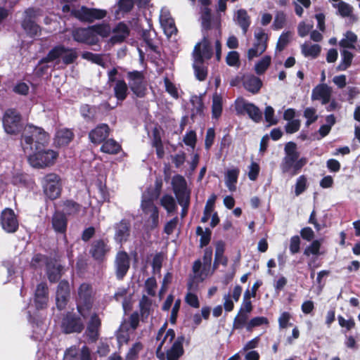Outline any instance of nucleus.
Masks as SVG:
<instances>
[{
	"label": "nucleus",
	"instance_id": "3",
	"mask_svg": "<svg viewBox=\"0 0 360 360\" xmlns=\"http://www.w3.org/2000/svg\"><path fill=\"white\" fill-rule=\"evenodd\" d=\"M94 300V292L91 284L82 283L78 288L76 297L77 312L86 318L93 308Z\"/></svg>",
	"mask_w": 360,
	"mask_h": 360
},
{
	"label": "nucleus",
	"instance_id": "34",
	"mask_svg": "<svg viewBox=\"0 0 360 360\" xmlns=\"http://www.w3.org/2000/svg\"><path fill=\"white\" fill-rule=\"evenodd\" d=\"M152 146L155 148L157 157L162 159L165 155V150L160 131L157 128L153 130Z\"/></svg>",
	"mask_w": 360,
	"mask_h": 360
},
{
	"label": "nucleus",
	"instance_id": "54",
	"mask_svg": "<svg viewBox=\"0 0 360 360\" xmlns=\"http://www.w3.org/2000/svg\"><path fill=\"white\" fill-rule=\"evenodd\" d=\"M222 112V102L220 97H214L212 101V117L218 119Z\"/></svg>",
	"mask_w": 360,
	"mask_h": 360
},
{
	"label": "nucleus",
	"instance_id": "14",
	"mask_svg": "<svg viewBox=\"0 0 360 360\" xmlns=\"http://www.w3.org/2000/svg\"><path fill=\"white\" fill-rule=\"evenodd\" d=\"M235 110L238 115L247 113L250 119L258 123L262 119V113L254 103L245 102L244 99H237L235 102Z\"/></svg>",
	"mask_w": 360,
	"mask_h": 360
},
{
	"label": "nucleus",
	"instance_id": "52",
	"mask_svg": "<svg viewBox=\"0 0 360 360\" xmlns=\"http://www.w3.org/2000/svg\"><path fill=\"white\" fill-rule=\"evenodd\" d=\"M292 36L290 31L283 32L279 37L277 44L276 49L279 51H282L290 42V39Z\"/></svg>",
	"mask_w": 360,
	"mask_h": 360
},
{
	"label": "nucleus",
	"instance_id": "55",
	"mask_svg": "<svg viewBox=\"0 0 360 360\" xmlns=\"http://www.w3.org/2000/svg\"><path fill=\"white\" fill-rule=\"evenodd\" d=\"M162 25L164 26L165 33L167 36L171 37L177 33L178 30L172 18L165 19L162 22Z\"/></svg>",
	"mask_w": 360,
	"mask_h": 360
},
{
	"label": "nucleus",
	"instance_id": "63",
	"mask_svg": "<svg viewBox=\"0 0 360 360\" xmlns=\"http://www.w3.org/2000/svg\"><path fill=\"white\" fill-rule=\"evenodd\" d=\"M338 323L342 328H346L347 331H349L355 327V321L352 318L346 320L342 316L339 315L338 316Z\"/></svg>",
	"mask_w": 360,
	"mask_h": 360
},
{
	"label": "nucleus",
	"instance_id": "59",
	"mask_svg": "<svg viewBox=\"0 0 360 360\" xmlns=\"http://www.w3.org/2000/svg\"><path fill=\"white\" fill-rule=\"evenodd\" d=\"M226 62L229 66H236L240 63V56L239 53L236 51H231L228 53Z\"/></svg>",
	"mask_w": 360,
	"mask_h": 360
},
{
	"label": "nucleus",
	"instance_id": "10",
	"mask_svg": "<svg viewBox=\"0 0 360 360\" xmlns=\"http://www.w3.org/2000/svg\"><path fill=\"white\" fill-rule=\"evenodd\" d=\"M44 195L51 200L58 198L61 194L62 186L60 176L55 173L44 176L42 181Z\"/></svg>",
	"mask_w": 360,
	"mask_h": 360
},
{
	"label": "nucleus",
	"instance_id": "51",
	"mask_svg": "<svg viewBox=\"0 0 360 360\" xmlns=\"http://www.w3.org/2000/svg\"><path fill=\"white\" fill-rule=\"evenodd\" d=\"M307 188V179L306 176H300L295 183V194L296 196H299L304 193Z\"/></svg>",
	"mask_w": 360,
	"mask_h": 360
},
{
	"label": "nucleus",
	"instance_id": "5",
	"mask_svg": "<svg viewBox=\"0 0 360 360\" xmlns=\"http://www.w3.org/2000/svg\"><path fill=\"white\" fill-rule=\"evenodd\" d=\"M84 319L79 313L74 311L63 314L60 324L62 333L66 335L81 333L85 328Z\"/></svg>",
	"mask_w": 360,
	"mask_h": 360
},
{
	"label": "nucleus",
	"instance_id": "28",
	"mask_svg": "<svg viewBox=\"0 0 360 360\" xmlns=\"http://www.w3.org/2000/svg\"><path fill=\"white\" fill-rule=\"evenodd\" d=\"M184 335L177 337L172 347L167 352V360H178L184 354Z\"/></svg>",
	"mask_w": 360,
	"mask_h": 360
},
{
	"label": "nucleus",
	"instance_id": "6",
	"mask_svg": "<svg viewBox=\"0 0 360 360\" xmlns=\"http://www.w3.org/2000/svg\"><path fill=\"white\" fill-rule=\"evenodd\" d=\"M129 91L136 97L142 98L147 94V82L143 71L136 70L126 72Z\"/></svg>",
	"mask_w": 360,
	"mask_h": 360
},
{
	"label": "nucleus",
	"instance_id": "32",
	"mask_svg": "<svg viewBox=\"0 0 360 360\" xmlns=\"http://www.w3.org/2000/svg\"><path fill=\"white\" fill-rule=\"evenodd\" d=\"M101 143L100 150L102 153L117 155L122 150V146L114 139H106Z\"/></svg>",
	"mask_w": 360,
	"mask_h": 360
},
{
	"label": "nucleus",
	"instance_id": "8",
	"mask_svg": "<svg viewBox=\"0 0 360 360\" xmlns=\"http://www.w3.org/2000/svg\"><path fill=\"white\" fill-rule=\"evenodd\" d=\"M2 123L4 131L11 135L18 134L22 129V115L15 108L6 110Z\"/></svg>",
	"mask_w": 360,
	"mask_h": 360
},
{
	"label": "nucleus",
	"instance_id": "20",
	"mask_svg": "<svg viewBox=\"0 0 360 360\" xmlns=\"http://www.w3.org/2000/svg\"><path fill=\"white\" fill-rule=\"evenodd\" d=\"M70 284L66 280H61L56 289V301L58 309H64L70 300Z\"/></svg>",
	"mask_w": 360,
	"mask_h": 360
},
{
	"label": "nucleus",
	"instance_id": "4",
	"mask_svg": "<svg viewBox=\"0 0 360 360\" xmlns=\"http://www.w3.org/2000/svg\"><path fill=\"white\" fill-rule=\"evenodd\" d=\"M27 154L30 164L36 168L52 166L58 157V152L51 149H45L44 147L35 148L33 152Z\"/></svg>",
	"mask_w": 360,
	"mask_h": 360
},
{
	"label": "nucleus",
	"instance_id": "53",
	"mask_svg": "<svg viewBox=\"0 0 360 360\" xmlns=\"http://www.w3.org/2000/svg\"><path fill=\"white\" fill-rule=\"evenodd\" d=\"M321 245V242L319 240H314L311 243L304 249V255L307 257H309L310 255L316 256L319 255Z\"/></svg>",
	"mask_w": 360,
	"mask_h": 360
},
{
	"label": "nucleus",
	"instance_id": "26",
	"mask_svg": "<svg viewBox=\"0 0 360 360\" xmlns=\"http://www.w3.org/2000/svg\"><path fill=\"white\" fill-rule=\"evenodd\" d=\"M32 10L29 9L25 11L27 16L22 21L21 25L27 34L30 37H34L41 33V27L36 23L30 14Z\"/></svg>",
	"mask_w": 360,
	"mask_h": 360
},
{
	"label": "nucleus",
	"instance_id": "18",
	"mask_svg": "<svg viewBox=\"0 0 360 360\" xmlns=\"http://www.w3.org/2000/svg\"><path fill=\"white\" fill-rule=\"evenodd\" d=\"M115 276L117 280H122L130 268V258L124 250L118 251L115 258Z\"/></svg>",
	"mask_w": 360,
	"mask_h": 360
},
{
	"label": "nucleus",
	"instance_id": "31",
	"mask_svg": "<svg viewBox=\"0 0 360 360\" xmlns=\"http://www.w3.org/2000/svg\"><path fill=\"white\" fill-rule=\"evenodd\" d=\"M244 88L252 94H257L262 86V82L260 78L254 75H247L243 79Z\"/></svg>",
	"mask_w": 360,
	"mask_h": 360
},
{
	"label": "nucleus",
	"instance_id": "30",
	"mask_svg": "<svg viewBox=\"0 0 360 360\" xmlns=\"http://www.w3.org/2000/svg\"><path fill=\"white\" fill-rule=\"evenodd\" d=\"M225 251V243L220 240L215 243V254L213 263V269H217L219 264L224 266L228 265V258L224 255Z\"/></svg>",
	"mask_w": 360,
	"mask_h": 360
},
{
	"label": "nucleus",
	"instance_id": "43",
	"mask_svg": "<svg viewBox=\"0 0 360 360\" xmlns=\"http://www.w3.org/2000/svg\"><path fill=\"white\" fill-rule=\"evenodd\" d=\"M321 51V47L319 44L308 45L304 44L302 45V53L304 56H311L313 58H316Z\"/></svg>",
	"mask_w": 360,
	"mask_h": 360
},
{
	"label": "nucleus",
	"instance_id": "21",
	"mask_svg": "<svg viewBox=\"0 0 360 360\" xmlns=\"http://www.w3.org/2000/svg\"><path fill=\"white\" fill-rule=\"evenodd\" d=\"M101 319L96 312L93 313L87 323L85 333L89 342H96L99 338Z\"/></svg>",
	"mask_w": 360,
	"mask_h": 360
},
{
	"label": "nucleus",
	"instance_id": "24",
	"mask_svg": "<svg viewBox=\"0 0 360 360\" xmlns=\"http://www.w3.org/2000/svg\"><path fill=\"white\" fill-rule=\"evenodd\" d=\"M49 300V290L46 283L41 282L37 285L34 293V305L39 309H45L47 307Z\"/></svg>",
	"mask_w": 360,
	"mask_h": 360
},
{
	"label": "nucleus",
	"instance_id": "46",
	"mask_svg": "<svg viewBox=\"0 0 360 360\" xmlns=\"http://www.w3.org/2000/svg\"><path fill=\"white\" fill-rule=\"evenodd\" d=\"M191 103L193 108L191 109V118L194 120L197 116H203L204 103L202 100L200 98L195 96V100H191Z\"/></svg>",
	"mask_w": 360,
	"mask_h": 360
},
{
	"label": "nucleus",
	"instance_id": "36",
	"mask_svg": "<svg viewBox=\"0 0 360 360\" xmlns=\"http://www.w3.org/2000/svg\"><path fill=\"white\" fill-rule=\"evenodd\" d=\"M62 206L63 207L64 213L66 215L75 216L79 214L81 211L82 206L73 200L68 199L63 201Z\"/></svg>",
	"mask_w": 360,
	"mask_h": 360
},
{
	"label": "nucleus",
	"instance_id": "19",
	"mask_svg": "<svg viewBox=\"0 0 360 360\" xmlns=\"http://www.w3.org/2000/svg\"><path fill=\"white\" fill-rule=\"evenodd\" d=\"M111 129L108 124L101 123L97 124L88 134L89 141L94 145L101 144L108 138Z\"/></svg>",
	"mask_w": 360,
	"mask_h": 360
},
{
	"label": "nucleus",
	"instance_id": "60",
	"mask_svg": "<svg viewBox=\"0 0 360 360\" xmlns=\"http://www.w3.org/2000/svg\"><path fill=\"white\" fill-rule=\"evenodd\" d=\"M183 141L186 146H190L191 148H194L197 142V136L195 131L193 130H191L188 132H187L184 136Z\"/></svg>",
	"mask_w": 360,
	"mask_h": 360
},
{
	"label": "nucleus",
	"instance_id": "62",
	"mask_svg": "<svg viewBox=\"0 0 360 360\" xmlns=\"http://www.w3.org/2000/svg\"><path fill=\"white\" fill-rule=\"evenodd\" d=\"M215 139V131L214 129L212 127H210L207 129L206 135H205V148L206 150H210L212 146L214 143V141Z\"/></svg>",
	"mask_w": 360,
	"mask_h": 360
},
{
	"label": "nucleus",
	"instance_id": "49",
	"mask_svg": "<svg viewBox=\"0 0 360 360\" xmlns=\"http://www.w3.org/2000/svg\"><path fill=\"white\" fill-rule=\"evenodd\" d=\"M248 319V314L245 313H240L238 311V314L233 319V330H240L243 328L244 326L246 327Z\"/></svg>",
	"mask_w": 360,
	"mask_h": 360
},
{
	"label": "nucleus",
	"instance_id": "12",
	"mask_svg": "<svg viewBox=\"0 0 360 360\" xmlns=\"http://www.w3.org/2000/svg\"><path fill=\"white\" fill-rule=\"evenodd\" d=\"M172 190L179 204L191 202V191L188 188L185 178L176 174L172 180Z\"/></svg>",
	"mask_w": 360,
	"mask_h": 360
},
{
	"label": "nucleus",
	"instance_id": "22",
	"mask_svg": "<svg viewBox=\"0 0 360 360\" xmlns=\"http://www.w3.org/2000/svg\"><path fill=\"white\" fill-rule=\"evenodd\" d=\"M115 240L119 243L122 244L126 243L130 236L131 233V223L129 219H122L118 223L115 224Z\"/></svg>",
	"mask_w": 360,
	"mask_h": 360
},
{
	"label": "nucleus",
	"instance_id": "9",
	"mask_svg": "<svg viewBox=\"0 0 360 360\" xmlns=\"http://www.w3.org/2000/svg\"><path fill=\"white\" fill-rule=\"evenodd\" d=\"M107 15L105 10L89 8L86 6H82L79 8H72L71 16L82 22L91 23L95 20L103 19Z\"/></svg>",
	"mask_w": 360,
	"mask_h": 360
},
{
	"label": "nucleus",
	"instance_id": "38",
	"mask_svg": "<svg viewBox=\"0 0 360 360\" xmlns=\"http://www.w3.org/2000/svg\"><path fill=\"white\" fill-rule=\"evenodd\" d=\"M140 316L142 321L147 319L150 315L152 307V301L146 295H143L139 301Z\"/></svg>",
	"mask_w": 360,
	"mask_h": 360
},
{
	"label": "nucleus",
	"instance_id": "27",
	"mask_svg": "<svg viewBox=\"0 0 360 360\" xmlns=\"http://www.w3.org/2000/svg\"><path fill=\"white\" fill-rule=\"evenodd\" d=\"M51 224L53 230L61 234H65L68 228V219L63 212L56 211L52 216Z\"/></svg>",
	"mask_w": 360,
	"mask_h": 360
},
{
	"label": "nucleus",
	"instance_id": "57",
	"mask_svg": "<svg viewBox=\"0 0 360 360\" xmlns=\"http://www.w3.org/2000/svg\"><path fill=\"white\" fill-rule=\"evenodd\" d=\"M339 14L343 17H349L352 15L353 8L345 1H340L338 4Z\"/></svg>",
	"mask_w": 360,
	"mask_h": 360
},
{
	"label": "nucleus",
	"instance_id": "56",
	"mask_svg": "<svg viewBox=\"0 0 360 360\" xmlns=\"http://www.w3.org/2000/svg\"><path fill=\"white\" fill-rule=\"evenodd\" d=\"M286 21L285 14L283 11L278 12L274 18V20L272 25V28L274 30H278L282 29Z\"/></svg>",
	"mask_w": 360,
	"mask_h": 360
},
{
	"label": "nucleus",
	"instance_id": "39",
	"mask_svg": "<svg viewBox=\"0 0 360 360\" xmlns=\"http://www.w3.org/2000/svg\"><path fill=\"white\" fill-rule=\"evenodd\" d=\"M98 108L96 106H91L88 104H84L80 108L81 115L86 121H95L96 120V112Z\"/></svg>",
	"mask_w": 360,
	"mask_h": 360
},
{
	"label": "nucleus",
	"instance_id": "2",
	"mask_svg": "<svg viewBox=\"0 0 360 360\" xmlns=\"http://www.w3.org/2000/svg\"><path fill=\"white\" fill-rule=\"evenodd\" d=\"M49 139V134L43 128L27 124L21 134L20 144L25 153H30L35 148L48 145Z\"/></svg>",
	"mask_w": 360,
	"mask_h": 360
},
{
	"label": "nucleus",
	"instance_id": "64",
	"mask_svg": "<svg viewBox=\"0 0 360 360\" xmlns=\"http://www.w3.org/2000/svg\"><path fill=\"white\" fill-rule=\"evenodd\" d=\"M164 83L166 91L172 97L177 98L179 97V94L175 85L169 80L168 77H165Z\"/></svg>",
	"mask_w": 360,
	"mask_h": 360
},
{
	"label": "nucleus",
	"instance_id": "29",
	"mask_svg": "<svg viewBox=\"0 0 360 360\" xmlns=\"http://www.w3.org/2000/svg\"><path fill=\"white\" fill-rule=\"evenodd\" d=\"M73 131L67 128L58 130L54 138V143L58 147L68 146L74 139Z\"/></svg>",
	"mask_w": 360,
	"mask_h": 360
},
{
	"label": "nucleus",
	"instance_id": "25",
	"mask_svg": "<svg viewBox=\"0 0 360 360\" xmlns=\"http://www.w3.org/2000/svg\"><path fill=\"white\" fill-rule=\"evenodd\" d=\"M331 97V89L326 84H320L316 86L311 92V100H321L323 105L330 102Z\"/></svg>",
	"mask_w": 360,
	"mask_h": 360
},
{
	"label": "nucleus",
	"instance_id": "17",
	"mask_svg": "<svg viewBox=\"0 0 360 360\" xmlns=\"http://www.w3.org/2000/svg\"><path fill=\"white\" fill-rule=\"evenodd\" d=\"M0 222L2 229L8 233H15L19 227L17 217L14 211L11 208H5L2 210Z\"/></svg>",
	"mask_w": 360,
	"mask_h": 360
},
{
	"label": "nucleus",
	"instance_id": "15",
	"mask_svg": "<svg viewBox=\"0 0 360 360\" xmlns=\"http://www.w3.org/2000/svg\"><path fill=\"white\" fill-rule=\"evenodd\" d=\"M255 41L248 51V58L251 60L262 54L267 48L269 37L262 28H258L255 32Z\"/></svg>",
	"mask_w": 360,
	"mask_h": 360
},
{
	"label": "nucleus",
	"instance_id": "47",
	"mask_svg": "<svg viewBox=\"0 0 360 360\" xmlns=\"http://www.w3.org/2000/svg\"><path fill=\"white\" fill-rule=\"evenodd\" d=\"M342 61L338 66V70L340 71L346 70L352 65L354 55L347 50L341 51Z\"/></svg>",
	"mask_w": 360,
	"mask_h": 360
},
{
	"label": "nucleus",
	"instance_id": "41",
	"mask_svg": "<svg viewBox=\"0 0 360 360\" xmlns=\"http://www.w3.org/2000/svg\"><path fill=\"white\" fill-rule=\"evenodd\" d=\"M345 38L342 39L340 41L339 45L342 48H347V49H354L355 46L354 44L357 41V36L355 33H354L352 31H347V32L345 34Z\"/></svg>",
	"mask_w": 360,
	"mask_h": 360
},
{
	"label": "nucleus",
	"instance_id": "11",
	"mask_svg": "<svg viewBox=\"0 0 360 360\" xmlns=\"http://www.w3.org/2000/svg\"><path fill=\"white\" fill-rule=\"evenodd\" d=\"M111 250L108 238L95 239L90 245L89 255L98 263L103 262Z\"/></svg>",
	"mask_w": 360,
	"mask_h": 360
},
{
	"label": "nucleus",
	"instance_id": "48",
	"mask_svg": "<svg viewBox=\"0 0 360 360\" xmlns=\"http://www.w3.org/2000/svg\"><path fill=\"white\" fill-rule=\"evenodd\" d=\"M269 321L266 317L256 316L252 318L247 323L246 330L248 332H252L253 328L262 325H269Z\"/></svg>",
	"mask_w": 360,
	"mask_h": 360
},
{
	"label": "nucleus",
	"instance_id": "44",
	"mask_svg": "<svg viewBox=\"0 0 360 360\" xmlns=\"http://www.w3.org/2000/svg\"><path fill=\"white\" fill-rule=\"evenodd\" d=\"M216 199H217V195L215 194H212L209 198V199L207 200V202H206V205H205V207L204 209V212H203V215L200 219L201 222L206 223L210 218L212 212L213 211V209H214V205Z\"/></svg>",
	"mask_w": 360,
	"mask_h": 360
},
{
	"label": "nucleus",
	"instance_id": "37",
	"mask_svg": "<svg viewBox=\"0 0 360 360\" xmlns=\"http://www.w3.org/2000/svg\"><path fill=\"white\" fill-rule=\"evenodd\" d=\"M200 18L202 30L207 32L212 29V11L209 7L200 8Z\"/></svg>",
	"mask_w": 360,
	"mask_h": 360
},
{
	"label": "nucleus",
	"instance_id": "35",
	"mask_svg": "<svg viewBox=\"0 0 360 360\" xmlns=\"http://www.w3.org/2000/svg\"><path fill=\"white\" fill-rule=\"evenodd\" d=\"M236 21L243 34H245L251 23L250 17L246 10L241 8L237 11Z\"/></svg>",
	"mask_w": 360,
	"mask_h": 360
},
{
	"label": "nucleus",
	"instance_id": "13",
	"mask_svg": "<svg viewBox=\"0 0 360 360\" xmlns=\"http://www.w3.org/2000/svg\"><path fill=\"white\" fill-rule=\"evenodd\" d=\"M300 155H285L281 164V169L283 173H290L291 176L297 174L302 168L307 164V159Z\"/></svg>",
	"mask_w": 360,
	"mask_h": 360
},
{
	"label": "nucleus",
	"instance_id": "16",
	"mask_svg": "<svg viewBox=\"0 0 360 360\" xmlns=\"http://www.w3.org/2000/svg\"><path fill=\"white\" fill-rule=\"evenodd\" d=\"M202 49H200V43H198L193 50V57L195 61L198 63H203L204 60H209L212 57V48L210 41L207 32L203 34Z\"/></svg>",
	"mask_w": 360,
	"mask_h": 360
},
{
	"label": "nucleus",
	"instance_id": "33",
	"mask_svg": "<svg viewBox=\"0 0 360 360\" xmlns=\"http://www.w3.org/2000/svg\"><path fill=\"white\" fill-rule=\"evenodd\" d=\"M63 266L60 264H49L46 267V274L51 283L58 282L62 276Z\"/></svg>",
	"mask_w": 360,
	"mask_h": 360
},
{
	"label": "nucleus",
	"instance_id": "40",
	"mask_svg": "<svg viewBox=\"0 0 360 360\" xmlns=\"http://www.w3.org/2000/svg\"><path fill=\"white\" fill-rule=\"evenodd\" d=\"M90 28L94 36H98L103 38L108 37L110 34V27L108 24L100 23L91 25Z\"/></svg>",
	"mask_w": 360,
	"mask_h": 360
},
{
	"label": "nucleus",
	"instance_id": "58",
	"mask_svg": "<svg viewBox=\"0 0 360 360\" xmlns=\"http://www.w3.org/2000/svg\"><path fill=\"white\" fill-rule=\"evenodd\" d=\"M79 350L76 347H71L65 352L63 360H79Z\"/></svg>",
	"mask_w": 360,
	"mask_h": 360
},
{
	"label": "nucleus",
	"instance_id": "1",
	"mask_svg": "<svg viewBox=\"0 0 360 360\" xmlns=\"http://www.w3.org/2000/svg\"><path fill=\"white\" fill-rule=\"evenodd\" d=\"M77 58V49L66 47L62 44H57L49 50L46 56L39 60L36 68V75L38 77H42L47 72L49 66L42 65L44 63L56 61V63L58 64L61 59L65 65H69L74 63Z\"/></svg>",
	"mask_w": 360,
	"mask_h": 360
},
{
	"label": "nucleus",
	"instance_id": "42",
	"mask_svg": "<svg viewBox=\"0 0 360 360\" xmlns=\"http://www.w3.org/2000/svg\"><path fill=\"white\" fill-rule=\"evenodd\" d=\"M160 205L169 214L174 212L177 209L174 198L169 194H165L162 195L160 199Z\"/></svg>",
	"mask_w": 360,
	"mask_h": 360
},
{
	"label": "nucleus",
	"instance_id": "23",
	"mask_svg": "<svg viewBox=\"0 0 360 360\" xmlns=\"http://www.w3.org/2000/svg\"><path fill=\"white\" fill-rule=\"evenodd\" d=\"M72 38L77 42L89 45H95L98 42V38L94 35L90 26L75 30L72 32Z\"/></svg>",
	"mask_w": 360,
	"mask_h": 360
},
{
	"label": "nucleus",
	"instance_id": "45",
	"mask_svg": "<svg viewBox=\"0 0 360 360\" xmlns=\"http://www.w3.org/2000/svg\"><path fill=\"white\" fill-rule=\"evenodd\" d=\"M240 170L238 168L228 170L226 173V185L230 191L236 190V184L237 183Z\"/></svg>",
	"mask_w": 360,
	"mask_h": 360
},
{
	"label": "nucleus",
	"instance_id": "61",
	"mask_svg": "<svg viewBox=\"0 0 360 360\" xmlns=\"http://www.w3.org/2000/svg\"><path fill=\"white\" fill-rule=\"evenodd\" d=\"M304 116L307 118V126H309L318 119V116L316 115V110L313 108H307L304 111Z\"/></svg>",
	"mask_w": 360,
	"mask_h": 360
},
{
	"label": "nucleus",
	"instance_id": "7",
	"mask_svg": "<svg viewBox=\"0 0 360 360\" xmlns=\"http://www.w3.org/2000/svg\"><path fill=\"white\" fill-rule=\"evenodd\" d=\"M119 75L117 68H112L107 72L108 82L109 86H112L113 84V94L114 96L119 101H124L128 96L129 89L127 83L123 78H117Z\"/></svg>",
	"mask_w": 360,
	"mask_h": 360
},
{
	"label": "nucleus",
	"instance_id": "50",
	"mask_svg": "<svg viewBox=\"0 0 360 360\" xmlns=\"http://www.w3.org/2000/svg\"><path fill=\"white\" fill-rule=\"evenodd\" d=\"M271 60L269 56H265L259 60L255 66L256 73L259 75L264 74L270 65Z\"/></svg>",
	"mask_w": 360,
	"mask_h": 360
}]
</instances>
